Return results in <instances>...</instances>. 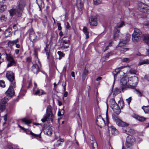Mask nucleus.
I'll use <instances>...</instances> for the list:
<instances>
[{"label": "nucleus", "instance_id": "obj_1", "mask_svg": "<svg viewBox=\"0 0 149 149\" xmlns=\"http://www.w3.org/2000/svg\"><path fill=\"white\" fill-rule=\"evenodd\" d=\"M132 37V40L134 42L138 41L141 40L146 44L149 43V37L146 34H142L140 30L137 28L134 29Z\"/></svg>", "mask_w": 149, "mask_h": 149}, {"label": "nucleus", "instance_id": "obj_2", "mask_svg": "<svg viewBox=\"0 0 149 149\" xmlns=\"http://www.w3.org/2000/svg\"><path fill=\"white\" fill-rule=\"evenodd\" d=\"M113 118L118 126L124 127L123 128V132L127 134H132L134 133V130L127 127L128 125L127 123L122 121L119 118L118 116L114 115H113Z\"/></svg>", "mask_w": 149, "mask_h": 149}, {"label": "nucleus", "instance_id": "obj_3", "mask_svg": "<svg viewBox=\"0 0 149 149\" xmlns=\"http://www.w3.org/2000/svg\"><path fill=\"white\" fill-rule=\"evenodd\" d=\"M17 3L18 6L16 9H12L9 10L11 16L14 15L18 16V17L21 16L23 8L25 6L24 0H19Z\"/></svg>", "mask_w": 149, "mask_h": 149}, {"label": "nucleus", "instance_id": "obj_4", "mask_svg": "<svg viewBox=\"0 0 149 149\" xmlns=\"http://www.w3.org/2000/svg\"><path fill=\"white\" fill-rule=\"evenodd\" d=\"M109 105L115 113L118 114L120 113V109L116 103L114 99L112 98L110 99L109 101Z\"/></svg>", "mask_w": 149, "mask_h": 149}, {"label": "nucleus", "instance_id": "obj_5", "mask_svg": "<svg viewBox=\"0 0 149 149\" xmlns=\"http://www.w3.org/2000/svg\"><path fill=\"white\" fill-rule=\"evenodd\" d=\"M135 142V139L134 137L129 135L127 137L125 145L127 148H131Z\"/></svg>", "mask_w": 149, "mask_h": 149}, {"label": "nucleus", "instance_id": "obj_6", "mask_svg": "<svg viewBox=\"0 0 149 149\" xmlns=\"http://www.w3.org/2000/svg\"><path fill=\"white\" fill-rule=\"evenodd\" d=\"M129 80L127 77H123L120 80V86L123 92L125 90L129 88V86L128 84Z\"/></svg>", "mask_w": 149, "mask_h": 149}, {"label": "nucleus", "instance_id": "obj_7", "mask_svg": "<svg viewBox=\"0 0 149 149\" xmlns=\"http://www.w3.org/2000/svg\"><path fill=\"white\" fill-rule=\"evenodd\" d=\"M129 81L128 83L129 86V88L134 89L137 84L138 81V78L135 76L130 78Z\"/></svg>", "mask_w": 149, "mask_h": 149}, {"label": "nucleus", "instance_id": "obj_8", "mask_svg": "<svg viewBox=\"0 0 149 149\" xmlns=\"http://www.w3.org/2000/svg\"><path fill=\"white\" fill-rule=\"evenodd\" d=\"M6 77L11 82V84L13 85L15 84V76L14 73L11 71H7L6 74Z\"/></svg>", "mask_w": 149, "mask_h": 149}, {"label": "nucleus", "instance_id": "obj_9", "mask_svg": "<svg viewBox=\"0 0 149 149\" xmlns=\"http://www.w3.org/2000/svg\"><path fill=\"white\" fill-rule=\"evenodd\" d=\"M2 55H6V59L7 61H9V62L7 65L8 67H9L15 65V61L10 54H8L6 52H5L4 53L2 54Z\"/></svg>", "mask_w": 149, "mask_h": 149}, {"label": "nucleus", "instance_id": "obj_10", "mask_svg": "<svg viewBox=\"0 0 149 149\" xmlns=\"http://www.w3.org/2000/svg\"><path fill=\"white\" fill-rule=\"evenodd\" d=\"M8 100L7 97H5L2 99H0V110L3 111L5 109L6 104Z\"/></svg>", "mask_w": 149, "mask_h": 149}, {"label": "nucleus", "instance_id": "obj_11", "mask_svg": "<svg viewBox=\"0 0 149 149\" xmlns=\"http://www.w3.org/2000/svg\"><path fill=\"white\" fill-rule=\"evenodd\" d=\"M148 6L142 3H139L138 4V9L141 12L146 13L148 10Z\"/></svg>", "mask_w": 149, "mask_h": 149}, {"label": "nucleus", "instance_id": "obj_12", "mask_svg": "<svg viewBox=\"0 0 149 149\" xmlns=\"http://www.w3.org/2000/svg\"><path fill=\"white\" fill-rule=\"evenodd\" d=\"M15 87V84L14 85H10L8 90L6 92V94L7 95L6 97H12L14 94V92L13 88Z\"/></svg>", "mask_w": 149, "mask_h": 149}, {"label": "nucleus", "instance_id": "obj_13", "mask_svg": "<svg viewBox=\"0 0 149 149\" xmlns=\"http://www.w3.org/2000/svg\"><path fill=\"white\" fill-rule=\"evenodd\" d=\"M90 143L92 149H98V146L97 142L95 140L94 136L91 135L90 137Z\"/></svg>", "mask_w": 149, "mask_h": 149}, {"label": "nucleus", "instance_id": "obj_14", "mask_svg": "<svg viewBox=\"0 0 149 149\" xmlns=\"http://www.w3.org/2000/svg\"><path fill=\"white\" fill-rule=\"evenodd\" d=\"M124 25V22H122L120 25L115 27L113 36L114 39H115L116 38L118 37V34L120 33V30L118 29V28H120Z\"/></svg>", "mask_w": 149, "mask_h": 149}, {"label": "nucleus", "instance_id": "obj_15", "mask_svg": "<svg viewBox=\"0 0 149 149\" xmlns=\"http://www.w3.org/2000/svg\"><path fill=\"white\" fill-rule=\"evenodd\" d=\"M29 31V39L32 42H34L36 40L37 36L35 34L34 32L32 29H30Z\"/></svg>", "mask_w": 149, "mask_h": 149}, {"label": "nucleus", "instance_id": "obj_16", "mask_svg": "<svg viewBox=\"0 0 149 149\" xmlns=\"http://www.w3.org/2000/svg\"><path fill=\"white\" fill-rule=\"evenodd\" d=\"M65 37H63L61 40V45L62 46L61 48L64 49L67 48L69 47L68 42L67 40H65L64 38Z\"/></svg>", "mask_w": 149, "mask_h": 149}, {"label": "nucleus", "instance_id": "obj_17", "mask_svg": "<svg viewBox=\"0 0 149 149\" xmlns=\"http://www.w3.org/2000/svg\"><path fill=\"white\" fill-rule=\"evenodd\" d=\"M89 22L91 25L96 26L97 24V19L94 16H91L89 19Z\"/></svg>", "mask_w": 149, "mask_h": 149}, {"label": "nucleus", "instance_id": "obj_18", "mask_svg": "<svg viewBox=\"0 0 149 149\" xmlns=\"http://www.w3.org/2000/svg\"><path fill=\"white\" fill-rule=\"evenodd\" d=\"M33 94L34 95H38L40 96L44 94H45L46 93L44 91L38 88L37 90L35 91L34 90V88L33 89Z\"/></svg>", "mask_w": 149, "mask_h": 149}, {"label": "nucleus", "instance_id": "obj_19", "mask_svg": "<svg viewBox=\"0 0 149 149\" xmlns=\"http://www.w3.org/2000/svg\"><path fill=\"white\" fill-rule=\"evenodd\" d=\"M130 37L131 36L130 34H127L126 36L125 42H120L119 44L116 47V48H117L118 47H121V46H123L124 45H125L126 42L129 41L130 39Z\"/></svg>", "mask_w": 149, "mask_h": 149}, {"label": "nucleus", "instance_id": "obj_20", "mask_svg": "<svg viewBox=\"0 0 149 149\" xmlns=\"http://www.w3.org/2000/svg\"><path fill=\"white\" fill-rule=\"evenodd\" d=\"M46 117L47 118L50 119L51 120H52L53 116L50 109H47Z\"/></svg>", "mask_w": 149, "mask_h": 149}, {"label": "nucleus", "instance_id": "obj_21", "mask_svg": "<svg viewBox=\"0 0 149 149\" xmlns=\"http://www.w3.org/2000/svg\"><path fill=\"white\" fill-rule=\"evenodd\" d=\"M96 122L97 124L100 127H102V125H105L104 120L101 117L97 118Z\"/></svg>", "mask_w": 149, "mask_h": 149}, {"label": "nucleus", "instance_id": "obj_22", "mask_svg": "<svg viewBox=\"0 0 149 149\" xmlns=\"http://www.w3.org/2000/svg\"><path fill=\"white\" fill-rule=\"evenodd\" d=\"M31 70L34 74H37L39 70L38 65L36 64H33L31 67Z\"/></svg>", "mask_w": 149, "mask_h": 149}, {"label": "nucleus", "instance_id": "obj_23", "mask_svg": "<svg viewBox=\"0 0 149 149\" xmlns=\"http://www.w3.org/2000/svg\"><path fill=\"white\" fill-rule=\"evenodd\" d=\"M53 131L52 128L51 127H48L44 131L45 134L49 136H51Z\"/></svg>", "mask_w": 149, "mask_h": 149}, {"label": "nucleus", "instance_id": "obj_24", "mask_svg": "<svg viewBox=\"0 0 149 149\" xmlns=\"http://www.w3.org/2000/svg\"><path fill=\"white\" fill-rule=\"evenodd\" d=\"M132 116L134 118L141 121H143L145 120V118L144 117L140 116L136 114H134Z\"/></svg>", "mask_w": 149, "mask_h": 149}, {"label": "nucleus", "instance_id": "obj_25", "mask_svg": "<svg viewBox=\"0 0 149 149\" xmlns=\"http://www.w3.org/2000/svg\"><path fill=\"white\" fill-rule=\"evenodd\" d=\"M126 67V66H123L116 69L113 72V75L114 78L115 77V75L118 74V73L120 71V70Z\"/></svg>", "mask_w": 149, "mask_h": 149}, {"label": "nucleus", "instance_id": "obj_26", "mask_svg": "<svg viewBox=\"0 0 149 149\" xmlns=\"http://www.w3.org/2000/svg\"><path fill=\"white\" fill-rule=\"evenodd\" d=\"M12 33V30L10 28H8V29L6 30L4 34L5 36L7 37L10 36Z\"/></svg>", "mask_w": 149, "mask_h": 149}, {"label": "nucleus", "instance_id": "obj_27", "mask_svg": "<svg viewBox=\"0 0 149 149\" xmlns=\"http://www.w3.org/2000/svg\"><path fill=\"white\" fill-rule=\"evenodd\" d=\"M49 45L47 43L46 44V47L45 48V50L46 53V54L47 55V58H48L49 57V53L50 52V49L49 47Z\"/></svg>", "mask_w": 149, "mask_h": 149}, {"label": "nucleus", "instance_id": "obj_28", "mask_svg": "<svg viewBox=\"0 0 149 149\" xmlns=\"http://www.w3.org/2000/svg\"><path fill=\"white\" fill-rule=\"evenodd\" d=\"M110 128L111 129V131L112 134L115 135L118 134V131L113 126H111Z\"/></svg>", "mask_w": 149, "mask_h": 149}, {"label": "nucleus", "instance_id": "obj_29", "mask_svg": "<svg viewBox=\"0 0 149 149\" xmlns=\"http://www.w3.org/2000/svg\"><path fill=\"white\" fill-rule=\"evenodd\" d=\"M77 6L78 8L81 9L83 7V3L81 1L77 0Z\"/></svg>", "mask_w": 149, "mask_h": 149}, {"label": "nucleus", "instance_id": "obj_30", "mask_svg": "<svg viewBox=\"0 0 149 149\" xmlns=\"http://www.w3.org/2000/svg\"><path fill=\"white\" fill-rule=\"evenodd\" d=\"M18 42V39L16 40H14L13 41H10L8 42V44L9 46H13L14 44H16Z\"/></svg>", "mask_w": 149, "mask_h": 149}, {"label": "nucleus", "instance_id": "obj_31", "mask_svg": "<svg viewBox=\"0 0 149 149\" xmlns=\"http://www.w3.org/2000/svg\"><path fill=\"white\" fill-rule=\"evenodd\" d=\"M87 28L85 26L84 27L83 29V31L85 34L86 35V38L88 39L89 38V32L87 31Z\"/></svg>", "mask_w": 149, "mask_h": 149}, {"label": "nucleus", "instance_id": "obj_32", "mask_svg": "<svg viewBox=\"0 0 149 149\" xmlns=\"http://www.w3.org/2000/svg\"><path fill=\"white\" fill-rule=\"evenodd\" d=\"M118 105L119 106V107L120 109H122L124 106V101L123 100H120L118 101Z\"/></svg>", "mask_w": 149, "mask_h": 149}, {"label": "nucleus", "instance_id": "obj_33", "mask_svg": "<svg viewBox=\"0 0 149 149\" xmlns=\"http://www.w3.org/2000/svg\"><path fill=\"white\" fill-rule=\"evenodd\" d=\"M145 64H149V61L148 59H146L140 61L139 63V65H141Z\"/></svg>", "mask_w": 149, "mask_h": 149}, {"label": "nucleus", "instance_id": "obj_34", "mask_svg": "<svg viewBox=\"0 0 149 149\" xmlns=\"http://www.w3.org/2000/svg\"><path fill=\"white\" fill-rule=\"evenodd\" d=\"M142 108L146 113H148L149 112V106H143L142 107Z\"/></svg>", "mask_w": 149, "mask_h": 149}, {"label": "nucleus", "instance_id": "obj_35", "mask_svg": "<svg viewBox=\"0 0 149 149\" xmlns=\"http://www.w3.org/2000/svg\"><path fill=\"white\" fill-rule=\"evenodd\" d=\"M6 8V5H2L0 7V13H2L5 10Z\"/></svg>", "mask_w": 149, "mask_h": 149}, {"label": "nucleus", "instance_id": "obj_36", "mask_svg": "<svg viewBox=\"0 0 149 149\" xmlns=\"http://www.w3.org/2000/svg\"><path fill=\"white\" fill-rule=\"evenodd\" d=\"M121 92L120 90L118 88H116L114 89L113 91V95H116L119 93Z\"/></svg>", "mask_w": 149, "mask_h": 149}, {"label": "nucleus", "instance_id": "obj_37", "mask_svg": "<svg viewBox=\"0 0 149 149\" xmlns=\"http://www.w3.org/2000/svg\"><path fill=\"white\" fill-rule=\"evenodd\" d=\"M22 120L26 124H28L31 123V122L26 118H24L22 119Z\"/></svg>", "mask_w": 149, "mask_h": 149}, {"label": "nucleus", "instance_id": "obj_38", "mask_svg": "<svg viewBox=\"0 0 149 149\" xmlns=\"http://www.w3.org/2000/svg\"><path fill=\"white\" fill-rule=\"evenodd\" d=\"M26 62L28 64H30L32 63L31 57H29L27 58L26 59Z\"/></svg>", "mask_w": 149, "mask_h": 149}, {"label": "nucleus", "instance_id": "obj_39", "mask_svg": "<svg viewBox=\"0 0 149 149\" xmlns=\"http://www.w3.org/2000/svg\"><path fill=\"white\" fill-rule=\"evenodd\" d=\"M93 2L95 4L98 5L101 2V0H93Z\"/></svg>", "mask_w": 149, "mask_h": 149}, {"label": "nucleus", "instance_id": "obj_40", "mask_svg": "<svg viewBox=\"0 0 149 149\" xmlns=\"http://www.w3.org/2000/svg\"><path fill=\"white\" fill-rule=\"evenodd\" d=\"M30 134L31 135L35 136V137H39V138H40V134H35L33 133L31 131L30 132Z\"/></svg>", "mask_w": 149, "mask_h": 149}, {"label": "nucleus", "instance_id": "obj_41", "mask_svg": "<svg viewBox=\"0 0 149 149\" xmlns=\"http://www.w3.org/2000/svg\"><path fill=\"white\" fill-rule=\"evenodd\" d=\"M5 86V82L3 80H1L0 81V86L2 87H4Z\"/></svg>", "mask_w": 149, "mask_h": 149}, {"label": "nucleus", "instance_id": "obj_42", "mask_svg": "<svg viewBox=\"0 0 149 149\" xmlns=\"http://www.w3.org/2000/svg\"><path fill=\"white\" fill-rule=\"evenodd\" d=\"M130 72L131 74H136L137 71L135 69H131L130 70Z\"/></svg>", "mask_w": 149, "mask_h": 149}, {"label": "nucleus", "instance_id": "obj_43", "mask_svg": "<svg viewBox=\"0 0 149 149\" xmlns=\"http://www.w3.org/2000/svg\"><path fill=\"white\" fill-rule=\"evenodd\" d=\"M112 55L113 53L111 52L107 53V54H106L105 56V59H107L109 58V56H110L111 55Z\"/></svg>", "mask_w": 149, "mask_h": 149}, {"label": "nucleus", "instance_id": "obj_44", "mask_svg": "<svg viewBox=\"0 0 149 149\" xmlns=\"http://www.w3.org/2000/svg\"><path fill=\"white\" fill-rule=\"evenodd\" d=\"M88 71L85 70L83 72L82 75L86 77L88 74Z\"/></svg>", "mask_w": 149, "mask_h": 149}, {"label": "nucleus", "instance_id": "obj_45", "mask_svg": "<svg viewBox=\"0 0 149 149\" xmlns=\"http://www.w3.org/2000/svg\"><path fill=\"white\" fill-rule=\"evenodd\" d=\"M57 54L60 56L63 57L64 56V54L61 51H58L57 52Z\"/></svg>", "mask_w": 149, "mask_h": 149}, {"label": "nucleus", "instance_id": "obj_46", "mask_svg": "<svg viewBox=\"0 0 149 149\" xmlns=\"http://www.w3.org/2000/svg\"><path fill=\"white\" fill-rule=\"evenodd\" d=\"M128 49V48H122L120 50V52L122 53H123L124 52H126Z\"/></svg>", "mask_w": 149, "mask_h": 149}, {"label": "nucleus", "instance_id": "obj_47", "mask_svg": "<svg viewBox=\"0 0 149 149\" xmlns=\"http://www.w3.org/2000/svg\"><path fill=\"white\" fill-rule=\"evenodd\" d=\"M0 19L2 21H5L7 19V18L4 15H2Z\"/></svg>", "mask_w": 149, "mask_h": 149}, {"label": "nucleus", "instance_id": "obj_48", "mask_svg": "<svg viewBox=\"0 0 149 149\" xmlns=\"http://www.w3.org/2000/svg\"><path fill=\"white\" fill-rule=\"evenodd\" d=\"M132 97H129L126 100V101L127 102L128 104L129 105L130 104L131 100H132Z\"/></svg>", "mask_w": 149, "mask_h": 149}, {"label": "nucleus", "instance_id": "obj_49", "mask_svg": "<svg viewBox=\"0 0 149 149\" xmlns=\"http://www.w3.org/2000/svg\"><path fill=\"white\" fill-rule=\"evenodd\" d=\"M129 59L127 58H125L122 59L121 61L123 62H126L129 61Z\"/></svg>", "mask_w": 149, "mask_h": 149}, {"label": "nucleus", "instance_id": "obj_50", "mask_svg": "<svg viewBox=\"0 0 149 149\" xmlns=\"http://www.w3.org/2000/svg\"><path fill=\"white\" fill-rule=\"evenodd\" d=\"M57 24L58 30L60 31L61 30L62 28L61 26L60 23H58Z\"/></svg>", "mask_w": 149, "mask_h": 149}, {"label": "nucleus", "instance_id": "obj_51", "mask_svg": "<svg viewBox=\"0 0 149 149\" xmlns=\"http://www.w3.org/2000/svg\"><path fill=\"white\" fill-rule=\"evenodd\" d=\"M136 92L137 94L139 96H142V94H141V93L140 92L136 90Z\"/></svg>", "mask_w": 149, "mask_h": 149}, {"label": "nucleus", "instance_id": "obj_52", "mask_svg": "<svg viewBox=\"0 0 149 149\" xmlns=\"http://www.w3.org/2000/svg\"><path fill=\"white\" fill-rule=\"evenodd\" d=\"M65 25H66V28L67 29H69L70 27V26L69 24V23L68 22H67L65 24Z\"/></svg>", "mask_w": 149, "mask_h": 149}, {"label": "nucleus", "instance_id": "obj_53", "mask_svg": "<svg viewBox=\"0 0 149 149\" xmlns=\"http://www.w3.org/2000/svg\"><path fill=\"white\" fill-rule=\"evenodd\" d=\"M1 53H0V64L4 61L3 59L1 58Z\"/></svg>", "mask_w": 149, "mask_h": 149}, {"label": "nucleus", "instance_id": "obj_54", "mask_svg": "<svg viewBox=\"0 0 149 149\" xmlns=\"http://www.w3.org/2000/svg\"><path fill=\"white\" fill-rule=\"evenodd\" d=\"M60 111L62 115H63L64 113V107H63V109H62Z\"/></svg>", "mask_w": 149, "mask_h": 149}, {"label": "nucleus", "instance_id": "obj_55", "mask_svg": "<svg viewBox=\"0 0 149 149\" xmlns=\"http://www.w3.org/2000/svg\"><path fill=\"white\" fill-rule=\"evenodd\" d=\"M13 28L15 30H17L18 29L16 25V24H14L13 26Z\"/></svg>", "mask_w": 149, "mask_h": 149}, {"label": "nucleus", "instance_id": "obj_56", "mask_svg": "<svg viewBox=\"0 0 149 149\" xmlns=\"http://www.w3.org/2000/svg\"><path fill=\"white\" fill-rule=\"evenodd\" d=\"M47 118H46V117H45V118H42L41 120L43 122V123H44L45 122L46 120H47Z\"/></svg>", "mask_w": 149, "mask_h": 149}, {"label": "nucleus", "instance_id": "obj_57", "mask_svg": "<svg viewBox=\"0 0 149 149\" xmlns=\"http://www.w3.org/2000/svg\"><path fill=\"white\" fill-rule=\"evenodd\" d=\"M19 49H16L15 51V52L16 54H19Z\"/></svg>", "mask_w": 149, "mask_h": 149}, {"label": "nucleus", "instance_id": "obj_58", "mask_svg": "<svg viewBox=\"0 0 149 149\" xmlns=\"http://www.w3.org/2000/svg\"><path fill=\"white\" fill-rule=\"evenodd\" d=\"M34 87H33V88H34V90H35V89L37 87V85L36 82H34Z\"/></svg>", "mask_w": 149, "mask_h": 149}, {"label": "nucleus", "instance_id": "obj_59", "mask_svg": "<svg viewBox=\"0 0 149 149\" xmlns=\"http://www.w3.org/2000/svg\"><path fill=\"white\" fill-rule=\"evenodd\" d=\"M65 93L64 94V96L66 97L68 95V92L67 91H64Z\"/></svg>", "mask_w": 149, "mask_h": 149}, {"label": "nucleus", "instance_id": "obj_60", "mask_svg": "<svg viewBox=\"0 0 149 149\" xmlns=\"http://www.w3.org/2000/svg\"><path fill=\"white\" fill-rule=\"evenodd\" d=\"M58 116H62V114H61V112L60 111H58Z\"/></svg>", "mask_w": 149, "mask_h": 149}, {"label": "nucleus", "instance_id": "obj_61", "mask_svg": "<svg viewBox=\"0 0 149 149\" xmlns=\"http://www.w3.org/2000/svg\"><path fill=\"white\" fill-rule=\"evenodd\" d=\"M71 76H72V77H73L74 78V77H75V74H74V72H71Z\"/></svg>", "mask_w": 149, "mask_h": 149}, {"label": "nucleus", "instance_id": "obj_62", "mask_svg": "<svg viewBox=\"0 0 149 149\" xmlns=\"http://www.w3.org/2000/svg\"><path fill=\"white\" fill-rule=\"evenodd\" d=\"M59 35L60 36L62 37L63 35V34L62 31H60L59 33Z\"/></svg>", "mask_w": 149, "mask_h": 149}, {"label": "nucleus", "instance_id": "obj_63", "mask_svg": "<svg viewBox=\"0 0 149 149\" xmlns=\"http://www.w3.org/2000/svg\"><path fill=\"white\" fill-rule=\"evenodd\" d=\"M102 79V77H98L96 79L97 81H98Z\"/></svg>", "mask_w": 149, "mask_h": 149}, {"label": "nucleus", "instance_id": "obj_64", "mask_svg": "<svg viewBox=\"0 0 149 149\" xmlns=\"http://www.w3.org/2000/svg\"><path fill=\"white\" fill-rule=\"evenodd\" d=\"M16 47L17 48H19L20 47V46L19 45L16 44Z\"/></svg>", "mask_w": 149, "mask_h": 149}]
</instances>
